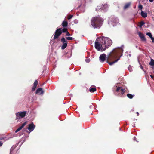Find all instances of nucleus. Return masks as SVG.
<instances>
[{
  "label": "nucleus",
  "instance_id": "nucleus-22",
  "mask_svg": "<svg viewBox=\"0 0 154 154\" xmlns=\"http://www.w3.org/2000/svg\"><path fill=\"white\" fill-rule=\"evenodd\" d=\"M146 34L147 35L149 36L150 38H152V35L151 33L150 32H147V33H146Z\"/></svg>",
  "mask_w": 154,
  "mask_h": 154
},
{
  "label": "nucleus",
  "instance_id": "nucleus-18",
  "mask_svg": "<svg viewBox=\"0 0 154 154\" xmlns=\"http://www.w3.org/2000/svg\"><path fill=\"white\" fill-rule=\"evenodd\" d=\"M149 64L151 66H154V60L153 59H151V61L149 63Z\"/></svg>",
  "mask_w": 154,
  "mask_h": 154
},
{
  "label": "nucleus",
  "instance_id": "nucleus-3",
  "mask_svg": "<svg viewBox=\"0 0 154 154\" xmlns=\"http://www.w3.org/2000/svg\"><path fill=\"white\" fill-rule=\"evenodd\" d=\"M103 19L100 17H93L91 20V25L94 28H99L102 25Z\"/></svg>",
  "mask_w": 154,
  "mask_h": 154
},
{
  "label": "nucleus",
  "instance_id": "nucleus-26",
  "mask_svg": "<svg viewBox=\"0 0 154 154\" xmlns=\"http://www.w3.org/2000/svg\"><path fill=\"white\" fill-rule=\"evenodd\" d=\"M37 84H38V81H37V80H35L34 83L33 85L34 86H35L36 87L37 85Z\"/></svg>",
  "mask_w": 154,
  "mask_h": 154
},
{
  "label": "nucleus",
  "instance_id": "nucleus-17",
  "mask_svg": "<svg viewBox=\"0 0 154 154\" xmlns=\"http://www.w3.org/2000/svg\"><path fill=\"white\" fill-rule=\"evenodd\" d=\"M68 25V23L66 21H63L62 23V25L63 27H66Z\"/></svg>",
  "mask_w": 154,
  "mask_h": 154
},
{
  "label": "nucleus",
  "instance_id": "nucleus-10",
  "mask_svg": "<svg viewBox=\"0 0 154 154\" xmlns=\"http://www.w3.org/2000/svg\"><path fill=\"white\" fill-rule=\"evenodd\" d=\"M44 91L41 88H39L36 91V94H37L41 95L43 94Z\"/></svg>",
  "mask_w": 154,
  "mask_h": 154
},
{
  "label": "nucleus",
  "instance_id": "nucleus-30",
  "mask_svg": "<svg viewBox=\"0 0 154 154\" xmlns=\"http://www.w3.org/2000/svg\"><path fill=\"white\" fill-rule=\"evenodd\" d=\"M36 86H34L33 85V87H32V91H34L35 89V88H36Z\"/></svg>",
  "mask_w": 154,
  "mask_h": 154
},
{
  "label": "nucleus",
  "instance_id": "nucleus-32",
  "mask_svg": "<svg viewBox=\"0 0 154 154\" xmlns=\"http://www.w3.org/2000/svg\"><path fill=\"white\" fill-rule=\"evenodd\" d=\"M118 20L117 19V18L116 19V21L115 22L114 21H113L115 23H116V24H117V23H118Z\"/></svg>",
  "mask_w": 154,
  "mask_h": 154
},
{
  "label": "nucleus",
  "instance_id": "nucleus-12",
  "mask_svg": "<svg viewBox=\"0 0 154 154\" xmlns=\"http://www.w3.org/2000/svg\"><path fill=\"white\" fill-rule=\"evenodd\" d=\"M27 122H25L22 124V125L20 127L15 131V133H17L20 131L26 124Z\"/></svg>",
  "mask_w": 154,
  "mask_h": 154
},
{
  "label": "nucleus",
  "instance_id": "nucleus-25",
  "mask_svg": "<svg viewBox=\"0 0 154 154\" xmlns=\"http://www.w3.org/2000/svg\"><path fill=\"white\" fill-rule=\"evenodd\" d=\"M61 41L63 42V43H65L66 41V40L65 38H62L61 39Z\"/></svg>",
  "mask_w": 154,
  "mask_h": 154
},
{
  "label": "nucleus",
  "instance_id": "nucleus-9",
  "mask_svg": "<svg viewBox=\"0 0 154 154\" xmlns=\"http://www.w3.org/2000/svg\"><path fill=\"white\" fill-rule=\"evenodd\" d=\"M116 91L117 92H120L121 95H122L125 92V89L121 87L117 88Z\"/></svg>",
  "mask_w": 154,
  "mask_h": 154
},
{
  "label": "nucleus",
  "instance_id": "nucleus-16",
  "mask_svg": "<svg viewBox=\"0 0 154 154\" xmlns=\"http://www.w3.org/2000/svg\"><path fill=\"white\" fill-rule=\"evenodd\" d=\"M67 43H63V45L62 46L61 49H64L67 46Z\"/></svg>",
  "mask_w": 154,
  "mask_h": 154
},
{
  "label": "nucleus",
  "instance_id": "nucleus-24",
  "mask_svg": "<svg viewBox=\"0 0 154 154\" xmlns=\"http://www.w3.org/2000/svg\"><path fill=\"white\" fill-rule=\"evenodd\" d=\"M66 39L68 40H72L74 39V38L71 37H68L66 38Z\"/></svg>",
  "mask_w": 154,
  "mask_h": 154
},
{
  "label": "nucleus",
  "instance_id": "nucleus-41",
  "mask_svg": "<svg viewBox=\"0 0 154 154\" xmlns=\"http://www.w3.org/2000/svg\"><path fill=\"white\" fill-rule=\"evenodd\" d=\"M129 56H130H130H131V54H129Z\"/></svg>",
  "mask_w": 154,
  "mask_h": 154
},
{
  "label": "nucleus",
  "instance_id": "nucleus-8",
  "mask_svg": "<svg viewBox=\"0 0 154 154\" xmlns=\"http://www.w3.org/2000/svg\"><path fill=\"white\" fill-rule=\"evenodd\" d=\"M35 127V125H34L33 123H32L29 125L28 129L30 131H33Z\"/></svg>",
  "mask_w": 154,
  "mask_h": 154
},
{
  "label": "nucleus",
  "instance_id": "nucleus-28",
  "mask_svg": "<svg viewBox=\"0 0 154 154\" xmlns=\"http://www.w3.org/2000/svg\"><path fill=\"white\" fill-rule=\"evenodd\" d=\"M72 17H73V15H69L68 16V19H69V20L70 19H71Z\"/></svg>",
  "mask_w": 154,
  "mask_h": 154
},
{
  "label": "nucleus",
  "instance_id": "nucleus-20",
  "mask_svg": "<svg viewBox=\"0 0 154 154\" xmlns=\"http://www.w3.org/2000/svg\"><path fill=\"white\" fill-rule=\"evenodd\" d=\"M145 24V23L143 22V21H141V22L140 23H139V26L140 27H141L142 26H143L144 24Z\"/></svg>",
  "mask_w": 154,
  "mask_h": 154
},
{
  "label": "nucleus",
  "instance_id": "nucleus-11",
  "mask_svg": "<svg viewBox=\"0 0 154 154\" xmlns=\"http://www.w3.org/2000/svg\"><path fill=\"white\" fill-rule=\"evenodd\" d=\"M138 35L142 41H146V39L144 35L143 34L139 32H138Z\"/></svg>",
  "mask_w": 154,
  "mask_h": 154
},
{
  "label": "nucleus",
  "instance_id": "nucleus-33",
  "mask_svg": "<svg viewBox=\"0 0 154 154\" xmlns=\"http://www.w3.org/2000/svg\"><path fill=\"white\" fill-rule=\"evenodd\" d=\"M152 42H154V38L153 37H152L151 38Z\"/></svg>",
  "mask_w": 154,
  "mask_h": 154
},
{
  "label": "nucleus",
  "instance_id": "nucleus-37",
  "mask_svg": "<svg viewBox=\"0 0 154 154\" xmlns=\"http://www.w3.org/2000/svg\"><path fill=\"white\" fill-rule=\"evenodd\" d=\"M14 148H13V147L11 148V151Z\"/></svg>",
  "mask_w": 154,
  "mask_h": 154
},
{
  "label": "nucleus",
  "instance_id": "nucleus-39",
  "mask_svg": "<svg viewBox=\"0 0 154 154\" xmlns=\"http://www.w3.org/2000/svg\"><path fill=\"white\" fill-rule=\"evenodd\" d=\"M136 140V138L134 137V140Z\"/></svg>",
  "mask_w": 154,
  "mask_h": 154
},
{
  "label": "nucleus",
  "instance_id": "nucleus-6",
  "mask_svg": "<svg viewBox=\"0 0 154 154\" xmlns=\"http://www.w3.org/2000/svg\"><path fill=\"white\" fill-rule=\"evenodd\" d=\"M62 33V28H60L57 29L54 33V35L53 37L54 39H55L58 38Z\"/></svg>",
  "mask_w": 154,
  "mask_h": 154
},
{
  "label": "nucleus",
  "instance_id": "nucleus-38",
  "mask_svg": "<svg viewBox=\"0 0 154 154\" xmlns=\"http://www.w3.org/2000/svg\"><path fill=\"white\" fill-rule=\"evenodd\" d=\"M150 76H151V78H152V79H153V76L152 75H150Z\"/></svg>",
  "mask_w": 154,
  "mask_h": 154
},
{
  "label": "nucleus",
  "instance_id": "nucleus-31",
  "mask_svg": "<svg viewBox=\"0 0 154 154\" xmlns=\"http://www.w3.org/2000/svg\"><path fill=\"white\" fill-rule=\"evenodd\" d=\"M71 35L69 33L68 31H67L66 32V36H70Z\"/></svg>",
  "mask_w": 154,
  "mask_h": 154
},
{
  "label": "nucleus",
  "instance_id": "nucleus-13",
  "mask_svg": "<svg viewBox=\"0 0 154 154\" xmlns=\"http://www.w3.org/2000/svg\"><path fill=\"white\" fill-rule=\"evenodd\" d=\"M96 90V88L95 86H91L89 89V91L91 92H94Z\"/></svg>",
  "mask_w": 154,
  "mask_h": 154
},
{
  "label": "nucleus",
  "instance_id": "nucleus-5",
  "mask_svg": "<svg viewBox=\"0 0 154 154\" xmlns=\"http://www.w3.org/2000/svg\"><path fill=\"white\" fill-rule=\"evenodd\" d=\"M26 114V111L19 112L16 113V119L19 120L25 117Z\"/></svg>",
  "mask_w": 154,
  "mask_h": 154
},
{
  "label": "nucleus",
  "instance_id": "nucleus-7",
  "mask_svg": "<svg viewBox=\"0 0 154 154\" xmlns=\"http://www.w3.org/2000/svg\"><path fill=\"white\" fill-rule=\"evenodd\" d=\"M100 60L101 62H103L106 60V56L105 54H101L99 57Z\"/></svg>",
  "mask_w": 154,
  "mask_h": 154
},
{
  "label": "nucleus",
  "instance_id": "nucleus-14",
  "mask_svg": "<svg viewBox=\"0 0 154 154\" xmlns=\"http://www.w3.org/2000/svg\"><path fill=\"white\" fill-rule=\"evenodd\" d=\"M131 3L130 2H129L126 3L124 7V9H126L128 8L130 6V5H131Z\"/></svg>",
  "mask_w": 154,
  "mask_h": 154
},
{
  "label": "nucleus",
  "instance_id": "nucleus-29",
  "mask_svg": "<svg viewBox=\"0 0 154 154\" xmlns=\"http://www.w3.org/2000/svg\"><path fill=\"white\" fill-rule=\"evenodd\" d=\"M90 59H85V61L87 62V63H89L90 62Z\"/></svg>",
  "mask_w": 154,
  "mask_h": 154
},
{
  "label": "nucleus",
  "instance_id": "nucleus-19",
  "mask_svg": "<svg viewBox=\"0 0 154 154\" xmlns=\"http://www.w3.org/2000/svg\"><path fill=\"white\" fill-rule=\"evenodd\" d=\"M127 96L130 99H132L133 97V96L132 95L130 94H128Z\"/></svg>",
  "mask_w": 154,
  "mask_h": 154
},
{
  "label": "nucleus",
  "instance_id": "nucleus-1",
  "mask_svg": "<svg viewBox=\"0 0 154 154\" xmlns=\"http://www.w3.org/2000/svg\"><path fill=\"white\" fill-rule=\"evenodd\" d=\"M112 43V40L109 38L103 36L97 38L95 42V47L98 51H103L105 50Z\"/></svg>",
  "mask_w": 154,
  "mask_h": 154
},
{
  "label": "nucleus",
  "instance_id": "nucleus-23",
  "mask_svg": "<svg viewBox=\"0 0 154 154\" xmlns=\"http://www.w3.org/2000/svg\"><path fill=\"white\" fill-rule=\"evenodd\" d=\"M143 8V6L140 4H139L138 6V8L139 10H141Z\"/></svg>",
  "mask_w": 154,
  "mask_h": 154
},
{
  "label": "nucleus",
  "instance_id": "nucleus-35",
  "mask_svg": "<svg viewBox=\"0 0 154 154\" xmlns=\"http://www.w3.org/2000/svg\"><path fill=\"white\" fill-rule=\"evenodd\" d=\"M149 1L151 2H152L154 0H149Z\"/></svg>",
  "mask_w": 154,
  "mask_h": 154
},
{
  "label": "nucleus",
  "instance_id": "nucleus-34",
  "mask_svg": "<svg viewBox=\"0 0 154 154\" xmlns=\"http://www.w3.org/2000/svg\"><path fill=\"white\" fill-rule=\"evenodd\" d=\"M2 144L3 143L1 142H0V146H1Z\"/></svg>",
  "mask_w": 154,
  "mask_h": 154
},
{
  "label": "nucleus",
  "instance_id": "nucleus-36",
  "mask_svg": "<svg viewBox=\"0 0 154 154\" xmlns=\"http://www.w3.org/2000/svg\"><path fill=\"white\" fill-rule=\"evenodd\" d=\"M140 67L141 69H143V66H142L141 65H140Z\"/></svg>",
  "mask_w": 154,
  "mask_h": 154
},
{
  "label": "nucleus",
  "instance_id": "nucleus-2",
  "mask_svg": "<svg viewBox=\"0 0 154 154\" xmlns=\"http://www.w3.org/2000/svg\"><path fill=\"white\" fill-rule=\"evenodd\" d=\"M123 48L122 45L120 48L114 49L108 55L106 62L111 65L117 62L122 55Z\"/></svg>",
  "mask_w": 154,
  "mask_h": 154
},
{
  "label": "nucleus",
  "instance_id": "nucleus-21",
  "mask_svg": "<svg viewBox=\"0 0 154 154\" xmlns=\"http://www.w3.org/2000/svg\"><path fill=\"white\" fill-rule=\"evenodd\" d=\"M67 31V29L66 28L62 29V32H66Z\"/></svg>",
  "mask_w": 154,
  "mask_h": 154
},
{
  "label": "nucleus",
  "instance_id": "nucleus-15",
  "mask_svg": "<svg viewBox=\"0 0 154 154\" xmlns=\"http://www.w3.org/2000/svg\"><path fill=\"white\" fill-rule=\"evenodd\" d=\"M141 15L144 18L146 17L147 16V13L146 12H144L143 11L141 12Z\"/></svg>",
  "mask_w": 154,
  "mask_h": 154
},
{
  "label": "nucleus",
  "instance_id": "nucleus-40",
  "mask_svg": "<svg viewBox=\"0 0 154 154\" xmlns=\"http://www.w3.org/2000/svg\"><path fill=\"white\" fill-rule=\"evenodd\" d=\"M137 116H138V115H139V113H138V112H137Z\"/></svg>",
  "mask_w": 154,
  "mask_h": 154
},
{
  "label": "nucleus",
  "instance_id": "nucleus-27",
  "mask_svg": "<svg viewBox=\"0 0 154 154\" xmlns=\"http://www.w3.org/2000/svg\"><path fill=\"white\" fill-rule=\"evenodd\" d=\"M128 69L130 72H131L132 71V69L130 66H129L128 67Z\"/></svg>",
  "mask_w": 154,
  "mask_h": 154
},
{
  "label": "nucleus",
  "instance_id": "nucleus-4",
  "mask_svg": "<svg viewBox=\"0 0 154 154\" xmlns=\"http://www.w3.org/2000/svg\"><path fill=\"white\" fill-rule=\"evenodd\" d=\"M108 8V6L107 4L102 5L98 6L96 8V10L97 12L102 11H106Z\"/></svg>",
  "mask_w": 154,
  "mask_h": 154
}]
</instances>
